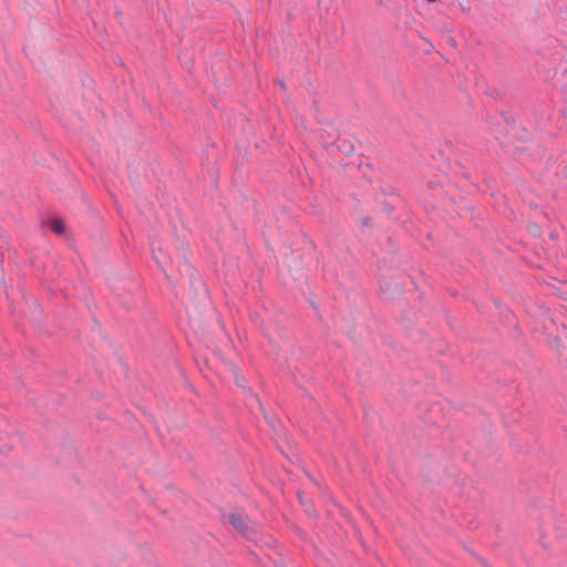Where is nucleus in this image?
<instances>
[{"label": "nucleus", "instance_id": "nucleus-1", "mask_svg": "<svg viewBox=\"0 0 567 567\" xmlns=\"http://www.w3.org/2000/svg\"><path fill=\"white\" fill-rule=\"evenodd\" d=\"M246 517L239 515V514H230L229 515V523L233 525L235 529L243 533L247 537H251L250 530L247 526Z\"/></svg>", "mask_w": 567, "mask_h": 567}, {"label": "nucleus", "instance_id": "nucleus-2", "mask_svg": "<svg viewBox=\"0 0 567 567\" xmlns=\"http://www.w3.org/2000/svg\"><path fill=\"white\" fill-rule=\"evenodd\" d=\"M50 228L53 233L62 235L65 230L64 223L61 219H53L50 221Z\"/></svg>", "mask_w": 567, "mask_h": 567}, {"label": "nucleus", "instance_id": "nucleus-3", "mask_svg": "<svg viewBox=\"0 0 567 567\" xmlns=\"http://www.w3.org/2000/svg\"><path fill=\"white\" fill-rule=\"evenodd\" d=\"M153 256L159 266H164L166 264V255L161 248L157 250L153 249Z\"/></svg>", "mask_w": 567, "mask_h": 567}, {"label": "nucleus", "instance_id": "nucleus-4", "mask_svg": "<svg viewBox=\"0 0 567 567\" xmlns=\"http://www.w3.org/2000/svg\"><path fill=\"white\" fill-rule=\"evenodd\" d=\"M298 497L300 503L305 506V511L311 515L313 514V507L310 501L306 499L305 496L301 493H298Z\"/></svg>", "mask_w": 567, "mask_h": 567}]
</instances>
